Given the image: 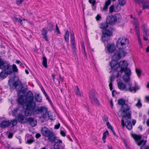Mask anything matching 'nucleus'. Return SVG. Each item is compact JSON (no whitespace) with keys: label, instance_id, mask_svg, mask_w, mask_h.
<instances>
[{"label":"nucleus","instance_id":"61","mask_svg":"<svg viewBox=\"0 0 149 149\" xmlns=\"http://www.w3.org/2000/svg\"><path fill=\"white\" fill-rule=\"evenodd\" d=\"M61 135L62 136H65V133L64 132H63V131H61Z\"/></svg>","mask_w":149,"mask_h":149},{"label":"nucleus","instance_id":"56","mask_svg":"<svg viewBox=\"0 0 149 149\" xmlns=\"http://www.w3.org/2000/svg\"><path fill=\"white\" fill-rule=\"evenodd\" d=\"M41 90H42V91L43 93L45 95V96H47V94L46 93V92H45V90L43 88H41Z\"/></svg>","mask_w":149,"mask_h":149},{"label":"nucleus","instance_id":"35","mask_svg":"<svg viewBox=\"0 0 149 149\" xmlns=\"http://www.w3.org/2000/svg\"><path fill=\"white\" fill-rule=\"evenodd\" d=\"M108 23L107 22L102 23L100 26V28H108L109 27Z\"/></svg>","mask_w":149,"mask_h":149},{"label":"nucleus","instance_id":"34","mask_svg":"<svg viewBox=\"0 0 149 149\" xmlns=\"http://www.w3.org/2000/svg\"><path fill=\"white\" fill-rule=\"evenodd\" d=\"M17 121L16 119L12 120L10 122V125H11V127H13L14 126H15L17 124Z\"/></svg>","mask_w":149,"mask_h":149},{"label":"nucleus","instance_id":"49","mask_svg":"<svg viewBox=\"0 0 149 149\" xmlns=\"http://www.w3.org/2000/svg\"><path fill=\"white\" fill-rule=\"evenodd\" d=\"M34 142L33 138H32L31 139H28L26 142V143L28 144H31Z\"/></svg>","mask_w":149,"mask_h":149},{"label":"nucleus","instance_id":"59","mask_svg":"<svg viewBox=\"0 0 149 149\" xmlns=\"http://www.w3.org/2000/svg\"><path fill=\"white\" fill-rule=\"evenodd\" d=\"M41 136V135L39 133L37 134L36 135V138L38 139Z\"/></svg>","mask_w":149,"mask_h":149},{"label":"nucleus","instance_id":"23","mask_svg":"<svg viewBox=\"0 0 149 149\" xmlns=\"http://www.w3.org/2000/svg\"><path fill=\"white\" fill-rule=\"evenodd\" d=\"M10 125L9 120H3L0 124V127L1 128H5Z\"/></svg>","mask_w":149,"mask_h":149},{"label":"nucleus","instance_id":"16","mask_svg":"<svg viewBox=\"0 0 149 149\" xmlns=\"http://www.w3.org/2000/svg\"><path fill=\"white\" fill-rule=\"evenodd\" d=\"M106 22L109 23V24L113 25L115 24L116 22L113 15L108 16L106 18Z\"/></svg>","mask_w":149,"mask_h":149},{"label":"nucleus","instance_id":"9","mask_svg":"<svg viewBox=\"0 0 149 149\" xmlns=\"http://www.w3.org/2000/svg\"><path fill=\"white\" fill-rule=\"evenodd\" d=\"M102 31V40L104 42L107 40L106 39L107 37H110L112 34V31L109 29H103Z\"/></svg>","mask_w":149,"mask_h":149},{"label":"nucleus","instance_id":"52","mask_svg":"<svg viewBox=\"0 0 149 149\" xmlns=\"http://www.w3.org/2000/svg\"><path fill=\"white\" fill-rule=\"evenodd\" d=\"M107 125L108 128L110 129L111 130H112L113 128L112 126L110 125V123L109 122H107Z\"/></svg>","mask_w":149,"mask_h":149},{"label":"nucleus","instance_id":"17","mask_svg":"<svg viewBox=\"0 0 149 149\" xmlns=\"http://www.w3.org/2000/svg\"><path fill=\"white\" fill-rule=\"evenodd\" d=\"M25 120H27V122H28L32 126L35 127L37 125V120L31 117H29L28 118H26Z\"/></svg>","mask_w":149,"mask_h":149},{"label":"nucleus","instance_id":"30","mask_svg":"<svg viewBox=\"0 0 149 149\" xmlns=\"http://www.w3.org/2000/svg\"><path fill=\"white\" fill-rule=\"evenodd\" d=\"M7 62L6 61H3L0 56V69H2L5 64Z\"/></svg>","mask_w":149,"mask_h":149},{"label":"nucleus","instance_id":"21","mask_svg":"<svg viewBox=\"0 0 149 149\" xmlns=\"http://www.w3.org/2000/svg\"><path fill=\"white\" fill-rule=\"evenodd\" d=\"M25 116L22 114H19L18 115V120L19 122L21 123H25L27 122V120H25Z\"/></svg>","mask_w":149,"mask_h":149},{"label":"nucleus","instance_id":"1","mask_svg":"<svg viewBox=\"0 0 149 149\" xmlns=\"http://www.w3.org/2000/svg\"><path fill=\"white\" fill-rule=\"evenodd\" d=\"M33 100V95L30 91H28L26 93L25 100L23 96H20L18 98V104L25 109L24 114L26 116H30L32 113L31 110H33L36 106V104Z\"/></svg>","mask_w":149,"mask_h":149},{"label":"nucleus","instance_id":"5","mask_svg":"<svg viewBox=\"0 0 149 149\" xmlns=\"http://www.w3.org/2000/svg\"><path fill=\"white\" fill-rule=\"evenodd\" d=\"M129 43V40L127 38L121 37L117 40L116 46L119 49H124L128 46Z\"/></svg>","mask_w":149,"mask_h":149},{"label":"nucleus","instance_id":"3","mask_svg":"<svg viewBox=\"0 0 149 149\" xmlns=\"http://www.w3.org/2000/svg\"><path fill=\"white\" fill-rule=\"evenodd\" d=\"M110 65L112 68H118L120 67L121 69L119 71L120 72L123 73L124 69L127 67L128 64L125 61H121L118 63L117 61L112 60L110 63Z\"/></svg>","mask_w":149,"mask_h":149},{"label":"nucleus","instance_id":"18","mask_svg":"<svg viewBox=\"0 0 149 149\" xmlns=\"http://www.w3.org/2000/svg\"><path fill=\"white\" fill-rule=\"evenodd\" d=\"M111 68L112 70L111 72H112V75L110 77V78H111L112 80H113V79L119 77V73L117 70L118 68Z\"/></svg>","mask_w":149,"mask_h":149},{"label":"nucleus","instance_id":"10","mask_svg":"<svg viewBox=\"0 0 149 149\" xmlns=\"http://www.w3.org/2000/svg\"><path fill=\"white\" fill-rule=\"evenodd\" d=\"M41 133L42 134L45 136L48 137V139L52 136L54 133L50 130L47 127H44L41 129Z\"/></svg>","mask_w":149,"mask_h":149},{"label":"nucleus","instance_id":"31","mask_svg":"<svg viewBox=\"0 0 149 149\" xmlns=\"http://www.w3.org/2000/svg\"><path fill=\"white\" fill-rule=\"evenodd\" d=\"M123 72H124L125 74L127 75H131L132 73L130 69L127 68V67L125 69L123 70Z\"/></svg>","mask_w":149,"mask_h":149},{"label":"nucleus","instance_id":"29","mask_svg":"<svg viewBox=\"0 0 149 149\" xmlns=\"http://www.w3.org/2000/svg\"><path fill=\"white\" fill-rule=\"evenodd\" d=\"M8 75L9 74L3 70L0 72V77L2 79H4L6 78Z\"/></svg>","mask_w":149,"mask_h":149},{"label":"nucleus","instance_id":"55","mask_svg":"<svg viewBox=\"0 0 149 149\" xmlns=\"http://www.w3.org/2000/svg\"><path fill=\"white\" fill-rule=\"evenodd\" d=\"M54 149H60L59 146L57 144H55L54 146ZM61 149H64V148L63 147Z\"/></svg>","mask_w":149,"mask_h":149},{"label":"nucleus","instance_id":"58","mask_svg":"<svg viewBox=\"0 0 149 149\" xmlns=\"http://www.w3.org/2000/svg\"><path fill=\"white\" fill-rule=\"evenodd\" d=\"M13 136V134L12 133H10L8 135V138H11Z\"/></svg>","mask_w":149,"mask_h":149},{"label":"nucleus","instance_id":"63","mask_svg":"<svg viewBox=\"0 0 149 149\" xmlns=\"http://www.w3.org/2000/svg\"><path fill=\"white\" fill-rule=\"evenodd\" d=\"M23 1L22 0H19V1H17V4L19 5L20 3H21Z\"/></svg>","mask_w":149,"mask_h":149},{"label":"nucleus","instance_id":"32","mask_svg":"<svg viewBox=\"0 0 149 149\" xmlns=\"http://www.w3.org/2000/svg\"><path fill=\"white\" fill-rule=\"evenodd\" d=\"M130 76L125 74L123 76V79L125 82H127L130 81Z\"/></svg>","mask_w":149,"mask_h":149},{"label":"nucleus","instance_id":"25","mask_svg":"<svg viewBox=\"0 0 149 149\" xmlns=\"http://www.w3.org/2000/svg\"><path fill=\"white\" fill-rule=\"evenodd\" d=\"M115 18L116 23L120 22L122 19L121 15L119 13H117L113 15Z\"/></svg>","mask_w":149,"mask_h":149},{"label":"nucleus","instance_id":"13","mask_svg":"<svg viewBox=\"0 0 149 149\" xmlns=\"http://www.w3.org/2000/svg\"><path fill=\"white\" fill-rule=\"evenodd\" d=\"M136 3L141 2L142 3L143 10L149 9V1L148 0H134Z\"/></svg>","mask_w":149,"mask_h":149},{"label":"nucleus","instance_id":"26","mask_svg":"<svg viewBox=\"0 0 149 149\" xmlns=\"http://www.w3.org/2000/svg\"><path fill=\"white\" fill-rule=\"evenodd\" d=\"M111 3V0H108L105 2V4L102 8V10L104 11H107L108 8V6Z\"/></svg>","mask_w":149,"mask_h":149},{"label":"nucleus","instance_id":"54","mask_svg":"<svg viewBox=\"0 0 149 149\" xmlns=\"http://www.w3.org/2000/svg\"><path fill=\"white\" fill-rule=\"evenodd\" d=\"M96 20L97 21H99L101 18V16L99 14H97V16L95 17Z\"/></svg>","mask_w":149,"mask_h":149},{"label":"nucleus","instance_id":"38","mask_svg":"<svg viewBox=\"0 0 149 149\" xmlns=\"http://www.w3.org/2000/svg\"><path fill=\"white\" fill-rule=\"evenodd\" d=\"M69 32L68 31H67L64 35V38L65 41L66 42H68L69 41Z\"/></svg>","mask_w":149,"mask_h":149},{"label":"nucleus","instance_id":"6","mask_svg":"<svg viewBox=\"0 0 149 149\" xmlns=\"http://www.w3.org/2000/svg\"><path fill=\"white\" fill-rule=\"evenodd\" d=\"M13 85L15 89L17 92V96L19 97L20 96L19 95L20 93H22L23 94H25L28 90L27 89L24 87L21 82L18 80L14 82L13 84Z\"/></svg>","mask_w":149,"mask_h":149},{"label":"nucleus","instance_id":"41","mask_svg":"<svg viewBox=\"0 0 149 149\" xmlns=\"http://www.w3.org/2000/svg\"><path fill=\"white\" fill-rule=\"evenodd\" d=\"M35 98L36 100V101H38L39 102H41L42 101V100L41 98V97L39 96V94H38L36 95L35 96Z\"/></svg>","mask_w":149,"mask_h":149},{"label":"nucleus","instance_id":"37","mask_svg":"<svg viewBox=\"0 0 149 149\" xmlns=\"http://www.w3.org/2000/svg\"><path fill=\"white\" fill-rule=\"evenodd\" d=\"M75 92L77 95L79 96H81V94L80 91L79 90L77 86L75 89H74Z\"/></svg>","mask_w":149,"mask_h":149},{"label":"nucleus","instance_id":"47","mask_svg":"<svg viewBox=\"0 0 149 149\" xmlns=\"http://www.w3.org/2000/svg\"><path fill=\"white\" fill-rule=\"evenodd\" d=\"M89 2L91 4L93 7L96 3L95 0H89Z\"/></svg>","mask_w":149,"mask_h":149},{"label":"nucleus","instance_id":"28","mask_svg":"<svg viewBox=\"0 0 149 149\" xmlns=\"http://www.w3.org/2000/svg\"><path fill=\"white\" fill-rule=\"evenodd\" d=\"M13 19L15 22H19L21 24H22V23H21V22H22V20H25L24 19H21L19 18L18 16L16 15H15L13 16Z\"/></svg>","mask_w":149,"mask_h":149},{"label":"nucleus","instance_id":"53","mask_svg":"<svg viewBox=\"0 0 149 149\" xmlns=\"http://www.w3.org/2000/svg\"><path fill=\"white\" fill-rule=\"evenodd\" d=\"M135 31L137 37H140V33L139 29H136Z\"/></svg>","mask_w":149,"mask_h":149},{"label":"nucleus","instance_id":"39","mask_svg":"<svg viewBox=\"0 0 149 149\" xmlns=\"http://www.w3.org/2000/svg\"><path fill=\"white\" fill-rule=\"evenodd\" d=\"M118 1L119 5L123 6L126 4V0H118Z\"/></svg>","mask_w":149,"mask_h":149},{"label":"nucleus","instance_id":"50","mask_svg":"<svg viewBox=\"0 0 149 149\" xmlns=\"http://www.w3.org/2000/svg\"><path fill=\"white\" fill-rule=\"evenodd\" d=\"M136 72L138 75V76L139 77L141 74V71L138 69L136 68Z\"/></svg>","mask_w":149,"mask_h":149},{"label":"nucleus","instance_id":"40","mask_svg":"<svg viewBox=\"0 0 149 149\" xmlns=\"http://www.w3.org/2000/svg\"><path fill=\"white\" fill-rule=\"evenodd\" d=\"M131 17L132 18L134 19V21L135 23V28H137V27H138V23L137 19L136 17H134V18H133V16L132 15H131Z\"/></svg>","mask_w":149,"mask_h":149},{"label":"nucleus","instance_id":"36","mask_svg":"<svg viewBox=\"0 0 149 149\" xmlns=\"http://www.w3.org/2000/svg\"><path fill=\"white\" fill-rule=\"evenodd\" d=\"M108 134L109 132L107 130L106 131L103 133L102 139L104 143H105L106 142L105 139L107 137L106 135H108Z\"/></svg>","mask_w":149,"mask_h":149},{"label":"nucleus","instance_id":"33","mask_svg":"<svg viewBox=\"0 0 149 149\" xmlns=\"http://www.w3.org/2000/svg\"><path fill=\"white\" fill-rule=\"evenodd\" d=\"M42 64L43 66L45 68L47 67V59L45 56H43L42 57Z\"/></svg>","mask_w":149,"mask_h":149},{"label":"nucleus","instance_id":"4","mask_svg":"<svg viewBox=\"0 0 149 149\" xmlns=\"http://www.w3.org/2000/svg\"><path fill=\"white\" fill-rule=\"evenodd\" d=\"M130 109L127 104H123L120 110L121 112L122 119L126 120L130 119L131 116L132 112L130 111Z\"/></svg>","mask_w":149,"mask_h":149},{"label":"nucleus","instance_id":"64","mask_svg":"<svg viewBox=\"0 0 149 149\" xmlns=\"http://www.w3.org/2000/svg\"><path fill=\"white\" fill-rule=\"evenodd\" d=\"M145 99L147 101L149 102V96H146L145 97Z\"/></svg>","mask_w":149,"mask_h":149},{"label":"nucleus","instance_id":"15","mask_svg":"<svg viewBox=\"0 0 149 149\" xmlns=\"http://www.w3.org/2000/svg\"><path fill=\"white\" fill-rule=\"evenodd\" d=\"M124 119H122L121 120V124L123 127H124L125 126H126L127 128L130 130L132 128V125L131 122L129 120H127L124 122Z\"/></svg>","mask_w":149,"mask_h":149},{"label":"nucleus","instance_id":"19","mask_svg":"<svg viewBox=\"0 0 149 149\" xmlns=\"http://www.w3.org/2000/svg\"><path fill=\"white\" fill-rule=\"evenodd\" d=\"M146 141V140L144 141L143 140H141L140 142L138 143V145L139 146L142 145L140 149H149V145L146 146H145Z\"/></svg>","mask_w":149,"mask_h":149},{"label":"nucleus","instance_id":"46","mask_svg":"<svg viewBox=\"0 0 149 149\" xmlns=\"http://www.w3.org/2000/svg\"><path fill=\"white\" fill-rule=\"evenodd\" d=\"M131 88H132L133 91L135 93L137 90L139 89L140 87L138 86V85H135L134 87H131Z\"/></svg>","mask_w":149,"mask_h":149},{"label":"nucleus","instance_id":"7","mask_svg":"<svg viewBox=\"0 0 149 149\" xmlns=\"http://www.w3.org/2000/svg\"><path fill=\"white\" fill-rule=\"evenodd\" d=\"M2 69L9 75L11 74L13 72H16L18 71V69L15 64L11 66L8 62L5 64Z\"/></svg>","mask_w":149,"mask_h":149},{"label":"nucleus","instance_id":"14","mask_svg":"<svg viewBox=\"0 0 149 149\" xmlns=\"http://www.w3.org/2000/svg\"><path fill=\"white\" fill-rule=\"evenodd\" d=\"M71 41V42L72 47L73 51L74 54L76 55V49L75 45V40L74 35L73 31L71 32L70 33Z\"/></svg>","mask_w":149,"mask_h":149},{"label":"nucleus","instance_id":"57","mask_svg":"<svg viewBox=\"0 0 149 149\" xmlns=\"http://www.w3.org/2000/svg\"><path fill=\"white\" fill-rule=\"evenodd\" d=\"M60 126V124L58 123V124L55 125V128L56 129H58Z\"/></svg>","mask_w":149,"mask_h":149},{"label":"nucleus","instance_id":"51","mask_svg":"<svg viewBox=\"0 0 149 149\" xmlns=\"http://www.w3.org/2000/svg\"><path fill=\"white\" fill-rule=\"evenodd\" d=\"M18 109V108H16L13 111V116H16L17 114V111Z\"/></svg>","mask_w":149,"mask_h":149},{"label":"nucleus","instance_id":"24","mask_svg":"<svg viewBox=\"0 0 149 149\" xmlns=\"http://www.w3.org/2000/svg\"><path fill=\"white\" fill-rule=\"evenodd\" d=\"M131 136L136 142L137 144L138 145V143L140 142L141 141H139L142 138L141 135H138L135 134H132Z\"/></svg>","mask_w":149,"mask_h":149},{"label":"nucleus","instance_id":"2","mask_svg":"<svg viewBox=\"0 0 149 149\" xmlns=\"http://www.w3.org/2000/svg\"><path fill=\"white\" fill-rule=\"evenodd\" d=\"M47 110L46 108L43 107H38L32 110V113L34 115L41 114L42 115L39 117L42 123H43L47 120Z\"/></svg>","mask_w":149,"mask_h":149},{"label":"nucleus","instance_id":"62","mask_svg":"<svg viewBox=\"0 0 149 149\" xmlns=\"http://www.w3.org/2000/svg\"><path fill=\"white\" fill-rule=\"evenodd\" d=\"M49 27L51 28V27L53 28L54 27L55 25H54V26L53 25V24L51 23H50L49 24Z\"/></svg>","mask_w":149,"mask_h":149},{"label":"nucleus","instance_id":"27","mask_svg":"<svg viewBox=\"0 0 149 149\" xmlns=\"http://www.w3.org/2000/svg\"><path fill=\"white\" fill-rule=\"evenodd\" d=\"M48 31V30L47 29H43L42 31V34L43 36V38L45 39V40L48 41V39L47 36H46L47 34Z\"/></svg>","mask_w":149,"mask_h":149},{"label":"nucleus","instance_id":"44","mask_svg":"<svg viewBox=\"0 0 149 149\" xmlns=\"http://www.w3.org/2000/svg\"><path fill=\"white\" fill-rule=\"evenodd\" d=\"M118 104L119 105H123L125 104V101L122 99H120L118 100Z\"/></svg>","mask_w":149,"mask_h":149},{"label":"nucleus","instance_id":"60","mask_svg":"<svg viewBox=\"0 0 149 149\" xmlns=\"http://www.w3.org/2000/svg\"><path fill=\"white\" fill-rule=\"evenodd\" d=\"M144 34L146 36H147L148 35V33H147V30H146V29H144L143 30Z\"/></svg>","mask_w":149,"mask_h":149},{"label":"nucleus","instance_id":"11","mask_svg":"<svg viewBox=\"0 0 149 149\" xmlns=\"http://www.w3.org/2000/svg\"><path fill=\"white\" fill-rule=\"evenodd\" d=\"M117 84L118 88L121 91L125 90L126 91H129L130 92H132L133 91V90L131 88V84H129L130 86L129 88H126V85L121 81H118Z\"/></svg>","mask_w":149,"mask_h":149},{"label":"nucleus","instance_id":"48","mask_svg":"<svg viewBox=\"0 0 149 149\" xmlns=\"http://www.w3.org/2000/svg\"><path fill=\"white\" fill-rule=\"evenodd\" d=\"M113 81V80H112V78H110V81H109V86L110 87V88L111 90H112V82Z\"/></svg>","mask_w":149,"mask_h":149},{"label":"nucleus","instance_id":"43","mask_svg":"<svg viewBox=\"0 0 149 149\" xmlns=\"http://www.w3.org/2000/svg\"><path fill=\"white\" fill-rule=\"evenodd\" d=\"M113 12H115V8L113 5H112L109 7V13H112Z\"/></svg>","mask_w":149,"mask_h":149},{"label":"nucleus","instance_id":"22","mask_svg":"<svg viewBox=\"0 0 149 149\" xmlns=\"http://www.w3.org/2000/svg\"><path fill=\"white\" fill-rule=\"evenodd\" d=\"M107 48L109 52L113 53L115 50L116 48L113 44H108L107 45Z\"/></svg>","mask_w":149,"mask_h":149},{"label":"nucleus","instance_id":"42","mask_svg":"<svg viewBox=\"0 0 149 149\" xmlns=\"http://www.w3.org/2000/svg\"><path fill=\"white\" fill-rule=\"evenodd\" d=\"M135 106L139 108H140L142 106V104L141 102L140 99H138V102L136 104Z\"/></svg>","mask_w":149,"mask_h":149},{"label":"nucleus","instance_id":"45","mask_svg":"<svg viewBox=\"0 0 149 149\" xmlns=\"http://www.w3.org/2000/svg\"><path fill=\"white\" fill-rule=\"evenodd\" d=\"M115 8V12H118L121 10V8L120 6L119 5H117L114 6Z\"/></svg>","mask_w":149,"mask_h":149},{"label":"nucleus","instance_id":"8","mask_svg":"<svg viewBox=\"0 0 149 149\" xmlns=\"http://www.w3.org/2000/svg\"><path fill=\"white\" fill-rule=\"evenodd\" d=\"M96 94L97 93L93 89H92L89 91V97L92 103L93 104L99 105L100 104V103L96 98Z\"/></svg>","mask_w":149,"mask_h":149},{"label":"nucleus","instance_id":"12","mask_svg":"<svg viewBox=\"0 0 149 149\" xmlns=\"http://www.w3.org/2000/svg\"><path fill=\"white\" fill-rule=\"evenodd\" d=\"M127 54V53L124 50L115 53L113 55L112 58L114 59H113V60H115L117 61L118 60L120 59L121 58V55L125 56Z\"/></svg>","mask_w":149,"mask_h":149},{"label":"nucleus","instance_id":"20","mask_svg":"<svg viewBox=\"0 0 149 149\" xmlns=\"http://www.w3.org/2000/svg\"><path fill=\"white\" fill-rule=\"evenodd\" d=\"M49 141L51 142H54L56 143H62V141L58 139V137H55L54 134L51 137L49 138Z\"/></svg>","mask_w":149,"mask_h":149}]
</instances>
